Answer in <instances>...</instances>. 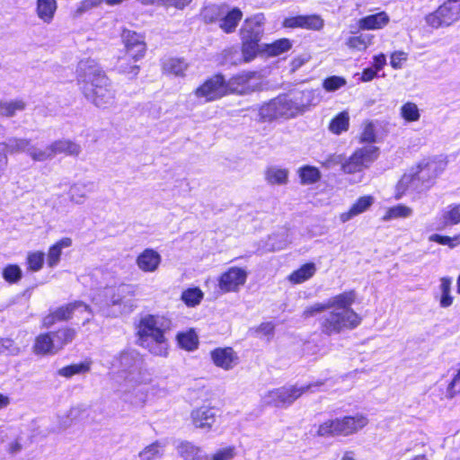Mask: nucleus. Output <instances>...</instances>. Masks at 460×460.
<instances>
[{
  "instance_id": "obj_1",
  "label": "nucleus",
  "mask_w": 460,
  "mask_h": 460,
  "mask_svg": "<svg viewBox=\"0 0 460 460\" xmlns=\"http://www.w3.org/2000/svg\"><path fill=\"white\" fill-rule=\"evenodd\" d=\"M80 91L95 106L106 108L115 102L116 93L111 80L93 59L81 60L76 70Z\"/></svg>"
},
{
  "instance_id": "obj_2",
  "label": "nucleus",
  "mask_w": 460,
  "mask_h": 460,
  "mask_svg": "<svg viewBox=\"0 0 460 460\" xmlns=\"http://www.w3.org/2000/svg\"><path fill=\"white\" fill-rule=\"evenodd\" d=\"M172 329V321L166 315L148 314L136 325L137 343L155 357L166 358L169 341L166 332Z\"/></svg>"
},
{
  "instance_id": "obj_3",
  "label": "nucleus",
  "mask_w": 460,
  "mask_h": 460,
  "mask_svg": "<svg viewBox=\"0 0 460 460\" xmlns=\"http://www.w3.org/2000/svg\"><path fill=\"white\" fill-rule=\"evenodd\" d=\"M355 289L345 290L328 300L329 309L336 307L341 312L332 311L329 316L320 322L322 333L331 336L338 334L343 330H354L362 323V317L351 308L356 301Z\"/></svg>"
},
{
  "instance_id": "obj_4",
  "label": "nucleus",
  "mask_w": 460,
  "mask_h": 460,
  "mask_svg": "<svg viewBox=\"0 0 460 460\" xmlns=\"http://www.w3.org/2000/svg\"><path fill=\"white\" fill-rule=\"evenodd\" d=\"M438 175L434 160H424L403 173L395 185L394 199H400L409 190H423L431 188Z\"/></svg>"
},
{
  "instance_id": "obj_5",
  "label": "nucleus",
  "mask_w": 460,
  "mask_h": 460,
  "mask_svg": "<svg viewBox=\"0 0 460 460\" xmlns=\"http://www.w3.org/2000/svg\"><path fill=\"white\" fill-rule=\"evenodd\" d=\"M368 423V418L363 413L328 419L318 425L316 435L322 438L349 437L361 431Z\"/></svg>"
},
{
  "instance_id": "obj_6",
  "label": "nucleus",
  "mask_w": 460,
  "mask_h": 460,
  "mask_svg": "<svg viewBox=\"0 0 460 460\" xmlns=\"http://www.w3.org/2000/svg\"><path fill=\"white\" fill-rule=\"evenodd\" d=\"M75 337L76 331L69 326L43 332L35 336L31 351L40 357L55 355L72 343Z\"/></svg>"
},
{
  "instance_id": "obj_7",
  "label": "nucleus",
  "mask_w": 460,
  "mask_h": 460,
  "mask_svg": "<svg viewBox=\"0 0 460 460\" xmlns=\"http://www.w3.org/2000/svg\"><path fill=\"white\" fill-rule=\"evenodd\" d=\"M324 383V380H317L302 386L291 385L271 389L266 394V404L274 407H288L303 394L314 392Z\"/></svg>"
},
{
  "instance_id": "obj_8",
  "label": "nucleus",
  "mask_w": 460,
  "mask_h": 460,
  "mask_svg": "<svg viewBox=\"0 0 460 460\" xmlns=\"http://www.w3.org/2000/svg\"><path fill=\"white\" fill-rule=\"evenodd\" d=\"M380 155V149L376 146H365L356 148L341 164V169L346 174H354L368 168Z\"/></svg>"
},
{
  "instance_id": "obj_9",
  "label": "nucleus",
  "mask_w": 460,
  "mask_h": 460,
  "mask_svg": "<svg viewBox=\"0 0 460 460\" xmlns=\"http://www.w3.org/2000/svg\"><path fill=\"white\" fill-rule=\"evenodd\" d=\"M227 94H229L227 82L221 75L207 79L193 92V96L200 103L213 102Z\"/></svg>"
},
{
  "instance_id": "obj_10",
  "label": "nucleus",
  "mask_w": 460,
  "mask_h": 460,
  "mask_svg": "<svg viewBox=\"0 0 460 460\" xmlns=\"http://www.w3.org/2000/svg\"><path fill=\"white\" fill-rule=\"evenodd\" d=\"M247 271L240 267L232 266L221 273L217 279V286L221 293H236L247 280Z\"/></svg>"
},
{
  "instance_id": "obj_11",
  "label": "nucleus",
  "mask_w": 460,
  "mask_h": 460,
  "mask_svg": "<svg viewBox=\"0 0 460 460\" xmlns=\"http://www.w3.org/2000/svg\"><path fill=\"white\" fill-rule=\"evenodd\" d=\"M83 307L89 310V305L81 300H75L70 303L62 305L54 310L49 311L41 319V326L43 328H50L58 323L68 322L72 319L74 312Z\"/></svg>"
},
{
  "instance_id": "obj_12",
  "label": "nucleus",
  "mask_w": 460,
  "mask_h": 460,
  "mask_svg": "<svg viewBox=\"0 0 460 460\" xmlns=\"http://www.w3.org/2000/svg\"><path fill=\"white\" fill-rule=\"evenodd\" d=\"M228 93L245 94L261 88V78L259 74L247 72L233 76L227 81Z\"/></svg>"
},
{
  "instance_id": "obj_13",
  "label": "nucleus",
  "mask_w": 460,
  "mask_h": 460,
  "mask_svg": "<svg viewBox=\"0 0 460 460\" xmlns=\"http://www.w3.org/2000/svg\"><path fill=\"white\" fill-rule=\"evenodd\" d=\"M120 37L127 54L129 57L135 61L144 58L146 51V45L145 37L142 34L128 29H123Z\"/></svg>"
},
{
  "instance_id": "obj_14",
  "label": "nucleus",
  "mask_w": 460,
  "mask_h": 460,
  "mask_svg": "<svg viewBox=\"0 0 460 460\" xmlns=\"http://www.w3.org/2000/svg\"><path fill=\"white\" fill-rule=\"evenodd\" d=\"M217 409L213 406L200 405L190 411L191 425L198 429L210 431L217 421Z\"/></svg>"
},
{
  "instance_id": "obj_15",
  "label": "nucleus",
  "mask_w": 460,
  "mask_h": 460,
  "mask_svg": "<svg viewBox=\"0 0 460 460\" xmlns=\"http://www.w3.org/2000/svg\"><path fill=\"white\" fill-rule=\"evenodd\" d=\"M209 355L213 364L224 370L233 369L239 364L238 353L230 346L215 348Z\"/></svg>"
},
{
  "instance_id": "obj_16",
  "label": "nucleus",
  "mask_w": 460,
  "mask_h": 460,
  "mask_svg": "<svg viewBox=\"0 0 460 460\" xmlns=\"http://www.w3.org/2000/svg\"><path fill=\"white\" fill-rule=\"evenodd\" d=\"M252 22H247L243 25L241 35L243 40V54L245 61L252 60L260 49V31H256L251 34L250 25Z\"/></svg>"
},
{
  "instance_id": "obj_17",
  "label": "nucleus",
  "mask_w": 460,
  "mask_h": 460,
  "mask_svg": "<svg viewBox=\"0 0 460 460\" xmlns=\"http://www.w3.org/2000/svg\"><path fill=\"white\" fill-rule=\"evenodd\" d=\"M387 131L386 124L379 120H365L362 124V131L358 141L359 143H375L379 136L385 135Z\"/></svg>"
},
{
  "instance_id": "obj_18",
  "label": "nucleus",
  "mask_w": 460,
  "mask_h": 460,
  "mask_svg": "<svg viewBox=\"0 0 460 460\" xmlns=\"http://www.w3.org/2000/svg\"><path fill=\"white\" fill-rule=\"evenodd\" d=\"M286 28H303L307 30H320L323 26V20L319 15H298L286 18L283 21Z\"/></svg>"
},
{
  "instance_id": "obj_19",
  "label": "nucleus",
  "mask_w": 460,
  "mask_h": 460,
  "mask_svg": "<svg viewBox=\"0 0 460 460\" xmlns=\"http://www.w3.org/2000/svg\"><path fill=\"white\" fill-rule=\"evenodd\" d=\"M162 257L152 248L144 249L136 259V263L143 272H155L160 266Z\"/></svg>"
},
{
  "instance_id": "obj_20",
  "label": "nucleus",
  "mask_w": 460,
  "mask_h": 460,
  "mask_svg": "<svg viewBox=\"0 0 460 460\" xmlns=\"http://www.w3.org/2000/svg\"><path fill=\"white\" fill-rule=\"evenodd\" d=\"M390 22L389 15L382 11L375 14H369L358 21V26L363 31H377L387 26Z\"/></svg>"
},
{
  "instance_id": "obj_21",
  "label": "nucleus",
  "mask_w": 460,
  "mask_h": 460,
  "mask_svg": "<svg viewBox=\"0 0 460 460\" xmlns=\"http://www.w3.org/2000/svg\"><path fill=\"white\" fill-rule=\"evenodd\" d=\"M374 203V197L371 195L360 196L350 206V208L340 214V220L345 223L354 217L366 212Z\"/></svg>"
},
{
  "instance_id": "obj_22",
  "label": "nucleus",
  "mask_w": 460,
  "mask_h": 460,
  "mask_svg": "<svg viewBox=\"0 0 460 460\" xmlns=\"http://www.w3.org/2000/svg\"><path fill=\"white\" fill-rule=\"evenodd\" d=\"M52 156L64 155L66 156H77L81 152L80 145L70 139L55 140L49 146Z\"/></svg>"
},
{
  "instance_id": "obj_23",
  "label": "nucleus",
  "mask_w": 460,
  "mask_h": 460,
  "mask_svg": "<svg viewBox=\"0 0 460 460\" xmlns=\"http://www.w3.org/2000/svg\"><path fill=\"white\" fill-rule=\"evenodd\" d=\"M73 241L70 237H62L51 244L47 252V265L49 268L56 267L61 260L62 249L72 245Z\"/></svg>"
},
{
  "instance_id": "obj_24",
  "label": "nucleus",
  "mask_w": 460,
  "mask_h": 460,
  "mask_svg": "<svg viewBox=\"0 0 460 460\" xmlns=\"http://www.w3.org/2000/svg\"><path fill=\"white\" fill-rule=\"evenodd\" d=\"M58 9L56 0H37L35 13L37 17L44 23L49 24L54 20Z\"/></svg>"
},
{
  "instance_id": "obj_25",
  "label": "nucleus",
  "mask_w": 460,
  "mask_h": 460,
  "mask_svg": "<svg viewBox=\"0 0 460 460\" xmlns=\"http://www.w3.org/2000/svg\"><path fill=\"white\" fill-rule=\"evenodd\" d=\"M243 17V13L239 8L228 9L225 6L224 14L220 18L219 27L226 33L233 32L237 27L239 22Z\"/></svg>"
},
{
  "instance_id": "obj_26",
  "label": "nucleus",
  "mask_w": 460,
  "mask_h": 460,
  "mask_svg": "<svg viewBox=\"0 0 460 460\" xmlns=\"http://www.w3.org/2000/svg\"><path fill=\"white\" fill-rule=\"evenodd\" d=\"M15 146L18 150L27 153L33 161L43 162L52 157L49 146L45 150H40L31 145V140L20 139Z\"/></svg>"
},
{
  "instance_id": "obj_27",
  "label": "nucleus",
  "mask_w": 460,
  "mask_h": 460,
  "mask_svg": "<svg viewBox=\"0 0 460 460\" xmlns=\"http://www.w3.org/2000/svg\"><path fill=\"white\" fill-rule=\"evenodd\" d=\"M316 270L315 264L309 261L293 270L287 279L293 285L302 284L313 278L316 273Z\"/></svg>"
},
{
  "instance_id": "obj_28",
  "label": "nucleus",
  "mask_w": 460,
  "mask_h": 460,
  "mask_svg": "<svg viewBox=\"0 0 460 460\" xmlns=\"http://www.w3.org/2000/svg\"><path fill=\"white\" fill-rule=\"evenodd\" d=\"M438 13L447 26L460 18V0H447L438 7Z\"/></svg>"
},
{
  "instance_id": "obj_29",
  "label": "nucleus",
  "mask_w": 460,
  "mask_h": 460,
  "mask_svg": "<svg viewBox=\"0 0 460 460\" xmlns=\"http://www.w3.org/2000/svg\"><path fill=\"white\" fill-rule=\"evenodd\" d=\"M188 67L189 64L183 58H168L163 62L164 73L171 75L184 76Z\"/></svg>"
},
{
  "instance_id": "obj_30",
  "label": "nucleus",
  "mask_w": 460,
  "mask_h": 460,
  "mask_svg": "<svg viewBox=\"0 0 460 460\" xmlns=\"http://www.w3.org/2000/svg\"><path fill=\"white\" fill-rule=\"evenodd\" d=\"M176 341L180 348L193 351L199 347V337L194 329H189L186 332H179L176 334Z\"/></svg>"
},
{
  "instance_id": "obj_31",
  "label": "nucleus",
  "mask_w": 460,
  "mask_h": 460,
  "mask_svg": "<svg viewBox=\"0 0 460 460\" xmlns=\"http://www.w3.org/2000/svg\"><path fill=\"white\" fill-rule=\"evenodd\" d=\"M179 456L183 460H206L200 447L189 441H181L177 446Z\"/></svg>"
},
{
  "instance_id": "obj_32",
  "label": "nucleus",
  "mask_w": 460,
  "mask_h": 460,
  "mask_svg": "<svg viewBox=\"0 0 460 460\" xmlns=\"http://www.w3.org/2000/svg\"><path fill=\"white\" fill-rule=\"evenodd\" d=\"M375 36L369 33H361L356 36H350L346 40V46L356 51H365L372 45Z\"/></svg>"
},
{
  "instance_id": "obj_33",
  "label": "nucleus",
  "mask_w": 460,
  "mask_h": 460,
  "mask_svg": "<svg viewBox=\"0 0 460 460\" xmlns=\"http://www.w3.org/2000/svg\"><path fill=\"white\" fill-rule=\"evenodd\" d=\"M92 360L85 359L76 364H70L58 369V375L70 378L75 375L85 374L91 370Z\"/></svg>"
},
{
  "instance_id": "obj_34",
  "label": "nucleus",
  "mask_w": 460,
  "mask_h": 460,
  "mask_svg": "<svg viewBox=\"0 0 460 460\" xmlns=\"http://www.w3.org/2000/svg\"><path fill=\"white\" fill-rule=\"evenodd\" d=\"M288 105L285 96L278 97L262 106L261 115H283L287 111Z\"/></svg>"
},
{
  "instance_id": "obj_35",
  "label": "nucleus",
  "mask_w": 460,
  "mask_h": 460,
  "mask_svg": "<svg viewBox=\"0 0 460 460\" xmlns=\"http://www.w3.org/2000/svg\"><path fill=\"white\" fill-rule=\"evenodd\" d=\"M204 298V293L199 287L184 289L181 295V300L188 307L199 305Z\"/></svg>"
},
{
  "instance_id": "obj_36",
  "label": "nucleus",
  "mask_w": 460,
  "mask_h": 460,
  "mask_svg": "<svg viewBox=\"0 0 460 460\" xmlns=\"http://www.w3.org/2000/svg\"><path fill=\"white\" fill-rule=\"evenodd\" d=\"M45 261V253L42 251L29 252L26 255L25 264L27 271L38 272L42 270Z\"/></svg>"
},
{
  "instance_id": "obj_37",
  "label": "nucleus",
  "mask_w": 460,
  "mask_h": 460,
  "mask_svg": "<svg viewBox=\"0 0 460 460\" xmlns=\"http://www.w3.org/2000/svg\"><path fill=\"white\" fill-rule=\"evenodd\" d=\"M442 226L460 224V203L450 204L441 214Z\"/></svg>"
},
{
  "instance_id": "obj_38",
  "label": "nucleus",
  "mask_w": 460,
  "mask_h": 460,
  "mask_svg": "<svg viewBox=\"0 0 460 460\" xmlns=\"http://www.w3.org/2000/svg\"><path fill=\"white\" fill-rule=\"evenodd\" d=\"M298 176L300 178L301 184L309 185L314 184L320 180L321 172L315 166L304 165L299 168Z\"/></svg>"
},
{
  "instance_id": "obj_39",
  "label": "nucleus",
  "mask_w": 460,
  "mask_h": 460,
  "mask_svg": "<svg viewBox=\"0 0 460 460\" xmlns=\"http://www.w3.org/2000/svg\"><path fill=\"white\" fill-rule=\"evenodd\" d=\"M452 280L449 277L440 279L441 296L439 297V305L442 308L449 307L453 305L454 297L451 296Z\"/></svg>"
},
{
  "instance_id": "obj_40",
  "label": "nucleus",
  "mask_w": 460,
  "mask_h": 460,
  "mask_svg": "<svg viewBox=\"0 0 460 460\" xmlns=\"http://www.w3.org/2000/svg\"><path fill=\"white\" fill-rule=\"evenodd\" d=\"M411 213L412 210L411 208L403 204H398L388 208L383 215L382 220L386 222L396 218H405L410 217Z\"/></svg>"
},
{
  "instance_id": "obj_41",
  "label": "nucleus",
  "mask_w": 460,
  "mask_h": 460,
  "mask_svg": "<svg viewBox=\"0 0 460 460\" xmlns=\"http://www.w3.org/2000/svg\"><path fill=\"white\" fill-rule=\"evenodd\" d=\"M265 179L270 184H286L288 179L287 169L270 167L265 172Z\"/></svg>"
},
{
  "instance_id": "obj_42",
  "label": "nucleus",
  "mask_w": 460,
  "mask_h": 460,
  "mask_svg": "<svg viewBox=\"0 0 460 460\" xmlns=\"http://www.w3.org/2000/svg\"><path fill=\"white\" fill-rule=\"evenodd\" d=\"M2 277L8 284H16L22 278V271L18 264L10 263L2 270Z\"/></svg>"
},
{
  "instance_id": "obj_43",
  "label": "nucleus",
  "mask_w": 460,
  "mask_h": 460,
  "mask_svg": "<svg viewBox=\"0 0 460 460\" xmlns=\"http://www.w3.org/2000/svg\"><path fill=\"white\" fill-rule=\"evenodd\" d=\"M291 47L292 44L289 40L280 39L272 44L266 45L264 50L269 56L276 57L284 52H287L291 49Z\"/></svg>"
},
{
  "instance_id": "obj_44",
  "label": "nucleus",
  "mask_w": 460,
  "mask_h": 460,
  "mask_svg": "<svg viewBox=\"0 0 460 460\" xmlns=\"http://www.w3.org/2000/svg\"><path fill=\"white\" fill-rule=\"evenodd\" d=\"M429 240L440 245H446L450 249H454L460 245V233L455 234L454 236L434 234L429 237Z\"/></svg>"
},
{
  "instance_id": "obj_45",
  "label": "nucleus",
  "mask_w": 460,
  "mask_h": 460,
  "mask_svg": "<svg viewBox=\"0 0 460 460\" xmlns=\"http://www.w3.org/2000/svg\"><path fill=\"white\" fill-rule=\"evenodd\" d=\"M163 445L159 441H155L146 446L138 456L141 460H155L162 456Z\"/></svg>"
},
{
  "instance_id": "obj_46",
  "label": "nucleus",
  "mask_w": 460,
  "mask_h": 460,
  "mask_svg": "<svg viewBox=\"0 0 460 460\" xmlns=\"http://www.w3.org/2000/svg\"><path fill=\"white\" fill-rule=\"evenodd\" d=\"M225 6L226 5H209L205 7L202 11L204 20L208 22H219L224 14Z\"/></svg>"
},
{
  "instance_id": "obj_47",
  "label": "nucleus",
  "mask_w": 460,
  "mask_h": 460,
  "mask_svg": "<svg viewBox=\"0 0 460 460\" xmlns=\"http://www.w3.org/2000/svg\"><path fill=\"white\" fill-rule=\"evenodd\" d=\"M349 117H333L329 123V129L335 135L347 131L349 126Z\"/></svg>"
},
{
  "instance_id": "obj_48",
  "label": "nucleus",
  "mask_w": 460,
  "mask_h": 460,
  "mask_svg": "<svg viewBox=\"0 0 460 460\" xmlns=\"http://www.w3.org/2000/svg\"><path fill=\"white\" fill-rule=\"evenodd\" d=\"M346 83L345 78L333 75L326 78L323 83V86L327 92H334L345 86Z\"/></svg>"
},
{
  "instance_id": "obj_49",
  "label": "nucleus",
  "mask_w": 460,
  "mask_h": 460,
  "mask_svg": "<svg viewBox=\"0 0 460 460\" xmlns=\"http://www.w3.org/2000/svg\"><path fill=\"white\" fill-rule=\"evenodd\" d=\"M329 309L328 303H315L306 306L302 312V317L304 319H309L323 311Z\"/></svg>"
},
{
  "instance_id": "obj_50",
  "label": "nucleus",
  "mask_w": 460,
  "mask_h": 460,
  "mask_svg": "<svg viewBox=\"0 0 460 460\" xmlns=\"http://www.w3.org/2000/svg\"><path fill=\"white\" fill-rule=\"evenodd\" d=\"M235 455V447L229 446L217 450L212 455L211 460H232Z\"/></svg>"
},
{
  "instance_id": "obj_51",
  "label": "nucleus",
  "mask_w": 460,
  "mask_h": 460,
  "mask_svg": "<svg viewBox=\"0 0 460 460\" xmlns=\"http://www.w3.org/2000/svg\"><path fill=\"white\" fill-rule=\"evenodd\" d=\"M408 58V54L404 51L398 50L392 53L390 57V64L393 68L400 69L402 67V65L406 62Z\"/></svg>"
},
{
  "instance_id": "obj_52",
  "label": "nucleus",
  "mask_w": 460,
  "mask_h": 460,
  "mask_svg": "<svg viewBox=\"0 0 460 460\" xmlns=\"http://www.w3.org/2000/svg\"><path fill=\"white\" fill-rule=\"evenodd\" d=\"M8 100V114L12 115L16 112H22L25 110L26 102L23 99H7Z\"/></svg>"
},
{
  "instance_id": "obj_53",
  "label": "nucleus",
  "mask_w": 460,
  "mask_h": 460,
  "mask_svg": "<svg viewBox=\"0 0 460 460\" xmlns=\"http://www.w3.org/2000/svg\"><path fill=\"white\" fill-rule=\"evenodd\" d=\"M425 21L428 25L435 29L447 26L446 23L443 22L442 16L440 15V13H438V8L435 12L428 14L425 18Z\"/></svg>"
},
{
  "instance_id": "obj_54",
  "label": "nucleus",
  "mask_w": 460,
  "mask_h": 460,
  "mask_svg": "<svg viewBox=\"0 0 460 460\" xmlns=\"http://www.w3.org/2000/svg\"><path fill=\"white\" fill-rule=\"evenodd\" d=\"M8 145L3 142H0V178H2L8 166Z\"/></svg>"
},
{
  "instance_id": "obj_55",
  "label": "nucleus",
  "mask_w": 460,
  "mask_h": 460,
  "mask_svg": "<svg viewBox=\"0 0 460 460\" xmlns=\"http://www.w3.org/2000/svg\"><path fill=\"white\" fill-rule=\"evenodd\" d=\"M247 22H252V24L250 25V30L252 31L251 34H253L256 31L259 30L261 37L262 34V24L264 22V16L262 14H256L251 18L246 19L243 24H245Z\"/></svg>"
},
{
  "instance_id": "obj_56",
  "label": "nucleus",
  "mask_w": 460,
  "mask_h": 460,
  "mask_svg": "<svg viewBox=\"0 0 460 460\" xmlns=\"http://www.w3.org/2000/svg\"><path fill=\"white\" fill-rule=\"evenodd\" d=\"M275 332V325L271 322H264L258 325L255 329V332L261 335L271 338Z\"/></svg>"
},
{
  "instance_id": "obj_57",
  "label": "nucleus",
  "mask_w": 460,
  "mask_h": 460,
  "mask_svg": "<svg viewBox=\"0 0 460 460\" xmlns=\"http://www.w3.org/2000/svg\"><path fill=\"white\" fill-rule=\"evenodd\" d=\"M119 70L121 74L128 76V78H135L139 72V66L137 65L124 66L123 63L119 65Z\"/></svg>"
},
{
  "instance_id": "obj_58",
  "label": "nucleus",
  "mask_w": 460,
  "mask_h": 460,
  "mask_svg": "<svg viewBox=\"0 0 460 460\" xmlns=\"http://www.w3.org/2000/svg\"><path fill=\"white\" fill-rule=\"evenodd\" d=\"M460 380V367H459V369L457 370L456 374L453 376L452 380L450 381V383L448 384L447 385V397L452 399L454 398L457 394L460 393V391H456L455 389V386L456 385V383Z\"/></svg>"
},
{
  "instance_id": "obj_59",
  "label": "nucleus",
  "mask_w": 460,
  "mask_h": 460,
  "mask_svg": "<svg viewBox=\"0 0 460 460\" xmlns=\"http://www.w3.org/2000/svg\"><path fill=\"white\" fill-rule=\"evenodd\" d=\"M420 110L414 102H408L401 108V115H419Z\"/></svg>"
},
{
  "instance_id": "obj_60",
  "label": "nucleus",
  "mask_w": 460,
  "mask_h": 460,
  "mask_svg": "<svg viewBox=\"0 0 460 460\" xmlns=\"http://www.w3.org/2000/svg\"><path fill=\"white\" fill-rule=\"evenodd\" d=\"M386 65V58L384 54H378L373 58L374 68L378 72Z\"/></svg>"
},
{
  "instance_id": "obj_61",
  "label": "nucleus",
  "mask_w": 460,
  "mask_h": 460,
  "mask_svg": "<svg viewBox=\"0 0 460 460\" xmlns=\"http://www.w3.org/2000/svg\"><path fill=\"white\" fill-rule=\"evenodd\" d=\"M377 71L374 67H368L363 70L361 74L362 82H369L376 77Z\"/></svg>"
},
{
  "instance_id": "obj_62",
  "label": "nucleus",
  "mask_w": 460,
  "mask_h": 460,
  "mask_svg": "<svg viewBox=\"0 0 460 460\" xmlns=\"http://www.w3.org/2000/svg\"><path fill=\"white\" fill-rule=\"evenodd\" d=\"M192 0H165V4L173 6L177 9H183L191 3Z\"/></svg>"
},
{
  "instance_id": "obj_63",
  "label": "nucleus",
  "mask_w": 460,
  "mask_h": 460,
  "mask_svg": "<svg viewBox=\"0 0 460 460\" xmlns=\"http://www.w3.org/2000/svg\"><path fill=\"white\" fill-rule=\"evenodd\" d=\"M0 115H9L7 99H0Z\"/></svg>"
},
{
  "instance_id": "obj_64",
  "label": "nucleus",
  "mask_w": 460,
  "mask_h": 460,
  "mask_svg": "<svg viewBox=\"0 0 460 460\" xmlns=\"http://www.w3.org/2000/svg\"><path fill=\"white\" fill-rule=\"evenodd\" d=\"M10 403V399L7 395L0 394V409L5 408Z\"/></svg>"
}]
</instances>
